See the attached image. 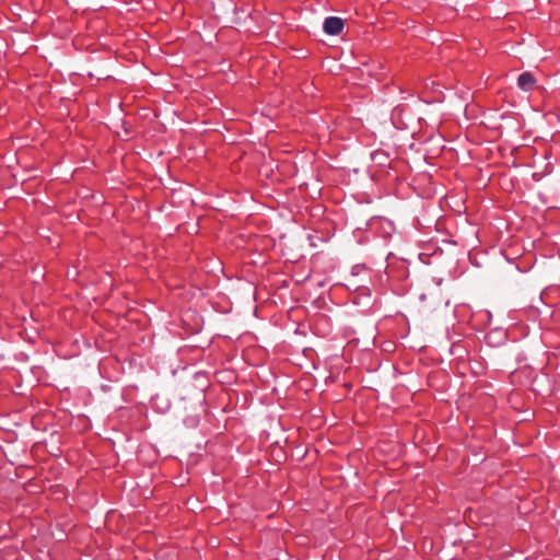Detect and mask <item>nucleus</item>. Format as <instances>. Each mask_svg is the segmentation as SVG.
I'll use <instances>...</instances> for the list:
<instances>
[{"mask_svg":"<svg viewBox=\"0 0 560 560\" xmlns=\"http://www.w3.org/2000/svg\"><path fill=\"white\" fill-rule=\"evenodd\" d=\"M536 80L530 72H523L517 78V85L523 91H530L534 89Z\"/></svg>","mask_w":560,"mask_h":560,"instance_id":"nucleus-2","label":"nucleus"},{"mask_svg":"<svg viewBox=\"0 0 560 560\" xmlns=\"http://www.w3.org/2000/svg\"><path fill=\"white\" fill-rule=\"evenodd\" d=\"M343 20L338 16H328L324 21L323 30L328 35H339L343 30Z\"/></svg>","mask_w":560,"mask_h":560,"instance_id":"nucleus-1","label":"nucleus"},{"mask_svg":"<svg viewBox=\"0 0 560 560\" xmlns=\"http://www.w3.org/2000/svg\"><path fill=\"white\" fill-rule=\"evenodd\" d=\"M377 224L383 230V236L384 237H389L395 232V225L388 219L381 218V219L377 220Z\"/></svg>","mask_w":560,"mask_h":560,"instance_id":"nucleus-3","label":"nucleus"}]
</instances>
